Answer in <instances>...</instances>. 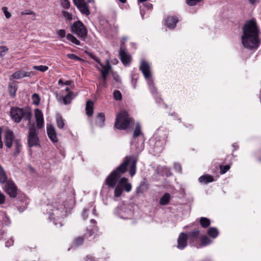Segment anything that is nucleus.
Returning a JSON list of instances; mask_svg holds the SVG:
<instances>
[{
    "label": "nucleus",
    "instance_id": "f257e3e1",
    "mask_svg": "<svg viewBox=\"0 0 261 261\" xmlns=\"http://www.w3.org/2000/svg\"><path fill=\"white\" fill-rule=\"evenodd\" d=\"M137 161V156L128 155L125 156L123 162L106 178L105 181V184L109 188H115L117 186L116 184L118 183L121 175L127 171L128 165H129V174L133 177L136 174Z\"/></svg>",
    "mask_w": 261,
    "mask_h": 261
},
{
    "label": "nucleus",
    "instance_id": "f03ea898",
    "mask_svg": "<svg viewBox=\"0 0 261 261\" xmlns=\"http://www.w3.org/2000/svg\"><path fill=\"white\" fill-rule=\"evenodd\" d=\"M243 33L241 40L244 46L250 49L257 48L259 45V40L255 21L250 20L247 21L243 28Z\"/></svg>",
    "mask_w": 261,
    "mask_h": 261
},
{
    "label": "nucleus",
    "instance_id": "7ed1b4c3",
    "mask_svg": "<svg viewBox=\"0 0 261 261\" xmlns=\"http://www.w3.org/2000/svg\"><path fill=\"white\" fill-rule=\"evenodd\" d=\"M133 122V120L129 116L128 112L125 110H122L116 116L115 127L120 130L126 129Z\"/></svg>",
    "mask_w": 261,
    "mask_h": 261
},
{
    "label": "nucleus",
    "instance_id": "20e7f679",
    "mask_svg": "<svg viewBox=\"0 0 261 261\" xmlns=\"http://www.w3.org/2000/svg\"><path fill=\"white\" fill-rule=\"evenodd\" d=\"M10 115L11 118L15 122L19 123L23 117L30 123L32 113L30 110H24L18 107H12L11 109Z\"/></svg>",
    "mask_w": 261,
    "mask_h": 261
},
{
    "label": "nucleus",
    "instance_id": "39448f33",
    "mask_svg": "<svg viewBox=\"0 0 261 261\" xmlns=\"http://www.w3.org/2000/svg\"><path fill=\"white\" fill-rule=\"evenodd\" d=\"M132 189V184L128 181V179L126 177L121 178L114 190V196L115 197H119L122 195L123 190L126 192H129Z\"/></svg>",
    "mask_w": 261,
    "mask_h": 261
},
{
    "label": "nucleus",
    "instance_id": "423d86ee",
    "mask_svg": "<svg viewBox=\"0 0 261 261\" xmlns=\"http://www.w3.org/2000/svg\"><path fill=\"white\" fill-rule=\"evenodd\" d=\"M71 32L77 35L82 40H85L88 34V31L84 23L80 21H75L71 26Z\"/></svg>",
    "mask_w": 261,
    "mask_h": 261
},
{
    "label": "nucleus",
    "instance_id": "0eeeda50",
    "mask_svg": "<svg viewBox=\"0 0 261 261\" xmlns=\"http://www.w3.org/2000/svg\"><path fill=\"white\" fill-rule=\"evenodd\" d=\"M39 138L36 133V129L34 124H32L29 128L28 143L30 147L36 146L39 145Z\"/></svg>",
    "mask_w": 261,
    "mask_h": 261
},
{
    "label": "nucleus",
    "instance_id": "6e6552de",
    "mask_svg": "<svg viewBox=\"0 0 261 261\" xmlns=\"http://www.w3.org/2000/svg\"><path fill=\"white\" fill-rule=\"evenodd\" d=\"M74 4L84 15L88 16L90 14L89 7L84 0H73Z\"/></svg>",
    "mask_w": 261,
    "mask_h": 261
},
{
    "label": "nucleus",
    "instance_id": "1a4fd4ad",
    "mask_svg": "<svg viewBox=\"0 0 261 261\" xmlns=\"http://www.w3.org/2000/svg\"><path fill=\"white\" fill-rule=\"evenodd\" d=\"M140 69L142 72L145 78L148 80V82L152 83V81L149 79L151 76L150 66L148 62L142 61L140 67Z\"/></svg>",
    "mask_w": 261,
    "mask_h": 261
},
{
    "label": "nucleus",
    "instance_id": "9d476101",
    "mask_svg": "<svg viewBox=\"0 0 261 261\" xmlns=\"http://www.w3.org/2000/svg\"><path fill=\"white\" fill-rule=\"evenodd\" d=\"M5 191L10 197L14 198L17 195V188L12 181H9L5 186Z\"/></svg>",
    "mask_w": 261,
    "mask_h": 261
},
{
    "label": "nucleus",
    "instance_id": "9b49d317",
    "mask_svg": "<svg viewBox=\"0 0 261 261\" xmlns=\"http://www.w3.org/2000/svg\"><path fill=\"white\" fill-rule=\"evenodd\" d=\"M119 55L121 62L124 65H126L130 62V56L127 54L126 48L122 45H121L120 48Z\"/></svg>",
    "mask_w": 261,
    "mask_h": 261
},
{
    "label": "nucleus",
    "instance_id": "f8f14e48",
    "mask_svg": "<svg viewBox=\"0 0 261 261\" xmlns=\"http://www.w3.org/2000/svg\"><path fill=\"white\" fill-rule=\"evenodd\" d=\"M188 239L186 233L184 232L180 233L177 239V248L180 250L184 249L187 246Z\"/></svg>",
    "mask_w": 261,
    "mask_h": 261
},
{
    "label": "nucleus",
    "instance_id": "ddd939ff",
    "mask_svg": "<svg viewBox=\"0 0 261 261\" xmlns=\"http://www.w3.org/2000/svg\"><path fill=\"white\" fill-rule=\"evenodd\" d=\"M35 75V72L33 71H25L23 70H18L14 72L12 77L14 79H20L24 77H31Z\"/></svg>",
    "mask_w": 261,
    "mask_h": 261
},
{
    "label": "nucleus",
    "instance_id": "4468645a",
    "mask_svg": "<svg viewBox=\"0 0 261 261\" xmlns=\"http://www.w3.org/2000/svg\"><path fill=\"white\" fill-rule=\"evenodd\" d=\"M35 117L37 127L42 128L44 126V119L41 110L38 109L35 110Z\"/></svg>",
    "mask_w": 261,
    "mask_h": 261
},
{
    "label": "nucleus",
    "instance_id": "2eb2a0df",
    "mask_svg": "<svg viewBox=\"0 0 261 261\" xmlns=\"http://www.w3.org/2000/svg\"><path fill=\"white\" fill-rule=\"evenodd\" d=\"M47 134L48 138L53 143L58 141L55 127L51 124H47Z\"/></svg>",
    "mask_w": 261,
    "mask_h": 261
},
{
    "label": "nucleus",
    "instance_id": "dca6fc26",
    "mask_svg": "<svg viewBox=\"0 0 261 261\" xmlns=\"http://www.w3.org/2000/svg\"><path fill=\"white\" fill-rule=\"evenodd\" d=\"M14 135L12 131L8 130L6 132L4 143L7 148H10L12 145Z\"/></svg>",
    "mask_w": 261,
    "mask_h": 261
},
{
    "label": "nucleus",
    "instance_id": "f3484780",
    "mask_svg": "<svg viewBox=\"0 0 261 261\" xmlns=\"http://www.w3.org/2000/svg\"><path fill=\"white\" fill-rule=\"evenodd\" d=\"M100 66L102 67V69H100L98 67H96L100 71L103 80H105L107 79V75L109 74L111 66L109 60L107 61V63L105 65L102 64V65Z\"/></svg>",
    "mask_w": 261,
    "mask_h": 261
},
{
    "label": "nucleus",
    "instance_id": "a211bd4d",
    "mask_svg": "<svg viewBox=\"0 0 261 261\" xmlns=\"http://www.w3.org/2000/svg\"><path fill=\"white\" fill-rule=\"evenodd\" d=\"M63 212V208L60 207L53 210V212L50 213L49 219L50 220L54 219L55 218H59Z\"/></svg>",
    "mask_w": 261,
    "mask_h": 261
},
{
    "label": "nucleus",
    "instance_id": "6ab92c4d",
    "mask_svg": "<svg viewBox=\"0 0 261 261\" xmlns=\"http://www.w3.org/2000/svg\"><path fill=\"white\" fill-rule=\"evenodd\" d=\"M178 20L173 17H169L166 20V24L170 29H173L177 22Z\"/></svg>",
    "mask_w": 261,
    "mask_h": 261
},
{
    "label": "nucleus",
    "instance_id": "aec40b11",
    "mask_svg": "<svg viewBox=\"0 0 261 261\" xmlns=\"http://www.w3.org/2000/svg\"><path fill=\"white\" fill-rule=\"evenodd\" d=\"M171 195L168 193H165L160 198L159 203L161 205H166L168 204L170 200Z\"/></svg>",
    "mask_w": 261,
    "mask_h": 261
},
{
    "label": "nucleus",
    "instance_id": "412c9836",
    "mask_svg": "<svg viewBox=\"0 0 261 261\" xmlns=\"http://www.w3.org/2000/svg\"><path fill=\"white\" fill-rule=\"evenodd\" d=\"M86 114L88 117H90L93 113V103L91 100H88L86 102Z\"/></svg>",
    "mask_w": 261,
    "mask_h": 261
},
{
    "label": "nucleus",
    "instance_id": "4be33fe9",
    "mask_svg": "<svg viewBox=\"0 0 261 261\" xmlns=\"http://www.w3.org/2000/svg\"><path fill=\"white\" fill-rule=\"evenodd\" d=\"M200 234V231L198 229H196L194 231H190L187 234L188 239L192 241H197L199 236Z\"/></svg>",
    "mask_w": 261,
    "mask_h": 261
},
{
    "label": "nucleus",
    "instance_id": "5701e85b",
    "mask_svg": "<svg viewBox=\"0 0 261 261\" xmlns=\"http://www.w3.org/2000/svg\"><path fill=\"white\" fill-rule=\"evenodd\" d=\"M76 95L73 92H69L63 98V102L64 105L70 103L71 100L75 97Z\"/></svg>",
    "mask_w": 261,
    "mask_h": 261
},
{
    "label": "nucleus",
    "instance_id": "b1692460",
    "mask_svg": "<svg viewBox=\"0 0 261 261\" xmlns=\"http://www.w3.org/2000/svg\"><path fill=\"white\" fill-rule=\"evenodd\" d=\"M198 180L201 183L207 184L208 182L213 181L214 178L212 176L206 174L200 176Z\"/></svg>",
    "mask_w": 261,
    "mask_h": 261
},
{
    "label": "nucleus",
    "instance_id": "393cba45",
    "mask_svg": "<svg viewBox=\"0 0 261 261\" xmlns=\"http://www.w3.org/2000/svg\"><path fill=\"white\" fill-rule=\"evenodd\" d=\"M97 124L100 127L104 125L105 121V116L104 113H99L97 116Z\"/></svg>",
    "mask_w": 261,
    "mask_h": 261
},
{
    "label": "nucleus",
    "instance_id": "a878e982",
    "mask_svg": "<svg viewBox=\"0 0 261 261\" xmlns=\"http://www.w3.org/2000/svg\"><path fill=\"white\" fill-rule=\"evenodd\" d=\"M199 223L203 228H207L211 224V221L206 217H201L199 219Z\"/></svg>",
    "mask_w": 261,
    "mask_h": 261
},
{
    "label": "nucleus",
    "instance_id": "bb28decb",
    "mask_svg": "<svg viewBox=\"0 0 261 261\" xmlns=\"http://www.w3.org/2000/svg\"><path fill=\"white\" fill-rule=\"evenodd\" d=\"M7 180V176L4 168L0 165V183L4 184Z\"/></svg>",
    "mask_w": 261,
    "mask_h": 261
},
{
    "label": "nucleus",
    "instance_id": "cd10ccee",
    "mask_svg": "<svg viewBox=\"0 0 261 261\" xmlns=\"http://www.w3.org/2000/svg\"><path fill=\"white\" fill-rule=\"evenodd\" d=\"M200 241L201 243L199 245L200 247L208 245L212 242V241L208 237L206 236H203L201 237L200 239Z\"/></svg>",
    "mask_w": 261,
    "mask_h": 261
},
{
    "label": "nucleus",
    "instance_id": "c85d7f7f",
    "mask_svg": "<svg viewBox=\"0 0 261 261\" xmlns=\"http://www.w3.org/2000/svg\"><path fill=\"white\" fill-rule=\"evenodd\" d=\"M207 234L213 238H216L219 234L218 229L215 227H210L207 230Z\"/></svg>",
    "mask_w": 261,
    "mask_h": 261
},
{
    "label": "nucleus",
    "instance_id": "c756f323",
    "mask_svg": "<svg viewBox=\"0 0 261 261\" xmlns=\"http://www.w3.org/2000/svg\"><path fill=\"white\" fill-rule=\"evenodd\" d=\"M66 38L68 40L70 41L75 45H81L80 41L75 36L71 34H68L66 36Z\"/></svg>",
    "mask_w": 261,
    "mask_h": 261
},
{
    "label": "nucleus",
    "instance_id": "7c9ffc66",
    "mask_svg": "<svg viewBox=\"0 0 261 261\" xmlns=\"http://www.w3.org/2000/svg\"><path fill=\"white\" fill-rule=\"evenodd\" d=\"M85 239L84 236H80L76 238L73 241V246L74 247H78L82 245Z\"/></svg>",
    "mask_w": 261,
    "mask_h": 261
},
{
    "label": "nucleus",
    "instance_id": "2f4dec72",
    "mask_svg": "<svg viewBox=\"0 0 261 261\" xmlns=\"http://www.w3.org/2000/svg\"><path fill=\"white\" fill-rule=\"evenodd\" d=\"M56 121H57V126L59 128L62 129L64 128V125H65L64 121L61 116H60V115L57 116Z\"/></svg>",
    "mask_w": 261,
    "mask_h": 261
},
{
    "label": "nucleus",
    "instance_id": "473e14b6",
    "mask_svg": "<svg viewBox=\"0 0 261 261\" xmlns=\"http://www.w3.org/2000/svg\"><path fill=\"white\" fill-rule=\"evenodd\" d=\"M141 134V126L139 124H137L133 133V137L136 138Z\"/></svg>",
    "mask_w": 261,
    "mask_h": 261
},
{
    "label": "nucleus",
    "instance_id": "72a5a7b5",
    "mask_svg": "<svg viewBox=\"0 0 261 261\" xmlns=\"http://www.w3.org/2000/svg\"><path fill=\"white\" fill-rule=\"evenodd\" d=\"M113 96L115 100H121L122 99V94L119 90H115L113 92Z\"/></svg>",
    "mask_w": 261,
    "mask_h": 261
},
{
    "label": "nucleus",
    "instance_id": "f704fd0d",
    "mask_svg": "<svg viewBox=\"0 0 261 261\" xmlns=\"http://www.w3.org/2000/svg\"><path fill=\"white\" fill-rule=\"evenodd\" d=\"M60 4L65 9H68L70 6V3L68 0H60Z\"/></svg>",
    "mask_w": 261,
    "mask_h": 261
},
{
    "label": "nucleus",
    "instance_id": "c9c22d12",
    "mask_svg": "<svg viewBox=\"0 0 261 261\" xmlns=\"http://www.w3.org/2000/svg\"><path fill=\"white\" fill-rule=\"evenodd\" d=\"M230 168V166L229 164L226 165L225 166L220 165V174H223L225 173L227 171H228L229 170Z\"/></svg>",
    "mask_w": 261,
    "mask_h": 261
},
{
    "label": "nucleus",
    "instance_id": "e433bc0d",
    "mask_svg": "<svg viewBox=\"0 0 261 261\" xmlns=\"http://www.w3.org/2000/svg\"><path fill=\"white\" fill-rule=\"evenodd\" d=\"M62 13L63 16L65 17V18L67 20L70 21L72 20L73 16L71 13L66 11H63L62 12Z\"/></svg>",
    "mask_w": 261,
    "mask_h": 261
},
{
    "label": "nucleus",
    "instance_id": "4c0bfd02",
    "mask_svg": "<svg viewBox=\"0 0 261 261\" xmlns=\"http://www.w3.org/2000/svg\"><path fill=\"white\" fill-rule=\"evenodd\" d=\"M33 68L34 69L40 71L41 72H45L48 69V67L46 66L40 65V66H34L33 67Z\"/></svg>",
    "mask_w": 261,
    "mask_h": 261
},
{
    "label": "nucleus",
    "instance_id": "58836bf2",
    "mask_svg": "<svg viewBox=\"0 0 261 261\" xmlns=\"http://www.w3.org/2000/svg\"><path fill=\"white\" fill-rule=\"evenodd\" d=\"M32 98L33 101V103L35 105H39V103H40V97L38 94H37V93L33 94Z\"/></svg>",
    "mask_w": 261,
    "mask_h": 261
},
{
    "label": "nucleus",
    "instance_id": "ea45409f",
    "mask_svg": "<svg viewBox=\"0 0 261 261\" xmlns=\"http://www.w3.org/2000/svg\"><path fill=\"white\" fill-rule=\"evenodd\" d=\"M16 91V88L14 86L10 85L9 86V92L10 95L11 97H14L15 96V93Z\"/></svg>",
    "mask_w": 261,
    "mask_h": 261
},
{
    "label": "nucleus",
    "instance_id": "a19ab883",
    "mask_svg": "<svg viewBox=\"0 0 261 261\" xmlns=\"http://www.w3.org/2000/svg\"><path fill=\"white\" fill-rule=\"evenodd\" d=\"M8 48L6 46H0V57H3L8 51Z\"/></svg>",
    "mask_w": 261,
    "mask_h": 261
},
{
    "label": "nucleus",
    "instance_id": "79ce46f5",
    "mask_svg": "<svg viewBox=\"0 0 261 261\" xmlns=\"http://www.w3.org/2000/svg\"><path fill=\"white\" fill-rule=\"evenodd\" d=\"M87 55L94 60H95L97 63H98L100 65H102V64L101 63L100 60L93 54L88 53Z\"/></svg>",
    "mask_w": 261,
    "mask_h": 261
},
{
    "label": "nucleus",
    "instance_id": "37998d69",
    "mask_svg": "<svg viewBox=\"0 0 261 261\" xmlns=\"http://www.w3.org/2000/svg\"><path fill=\"white\" fill-rule=\"evenodd\" d=\"M67 57L68 58L72 60H75L77 61H82V59L80 57H77L76 55L73 54H69L67 55Z\"/></svg>",
    "mask_w": 261,
    "mask_h": 261
},
{
    "label": "nucleus",
    "instance_id": "c03bdc74",
    "mask_svg": "<svg viewBox=\"0 0 261 261\" xmlns=\"http://www.w3.org/2000/svg\"><path fill=\"white\" fill-rule=\"evenodd\" d=\"M14 143L15 146V151L17 153H18L19 152L20 147H21V144L19 142V141L18 140H14Z\"/></svg>",
    "mask_w": 261,
    "mask_h": 261
},
{
    "label": "nucleus",
    "instance_id": "a18cd8bd",
    "mask_svg": "<svg viewBox=\"0 0 261 261\" xmlns=\"http://www.w3.org/2000/svg\"><path fill=\"white\" fill-rule=\"evenodd\" d=\"M201 0H186L187 4L191 6L196 5L198 3L200 2Z\"/></svg>",
    "mask_w": 261,
    "mask_h": 261
},
{
    "label": "nucleus",
    "instance_id": "49530a36",
    "mask_svg": "<svg viewBox=\"0 0 261 261\" xmlns=\"http://www.w3.org/2000/svg\"><path fill=\"white\" fill-rule=\"evenodd\" d=\"M2 10L4 12V13L5 14V17L7 18H9L11 17V14L9 11H8V8L7 7H3Z\"/></svg>",
    "mask_w": 261,
    "mask_h": 261
},
{
    "label": "nucleus",
    "instance_id": "de8ad7c7",
    "mask_svg": "<svg viewBox=\"0 0 261 261\" xmlns=\"http://www.w3.org/2000/svg\"><path fill=\"white\" fill-rule=\"evenodd\" d=\"M21 15H35L36 14L35 12H34L31 10H27L23 11L21 12Z\"/></svg>",
    "mask_w": 261,
    "mask_h": 261
},
{
    "label": "nucleus",
    "instance_id": "09e8293b",
    "mask_svg": "<svg viewBox=\"0 0 261 261\" xmlns=\"http://www.w3.org/2000/svg\"><path fill=\"white\" fill-rule=\"evenodd\" d=\"M57 34L61 38H64L66 36L65 30L64 29L59 30L58 31H57Z\"/></svg>",
    "mask_w": 261,
    "mask_h": 261
},
{
    "label": "nucleus",
    "instance_id": "8fccbe9b",
    "mask_svg": "<svg viewBox=\"0 0 261 261\" xmlns=\"http://www.w3.org/2000/svg\"><path fill=\"white\" fill-rule=\"evenodd\" d=\"M174 169L179 173H181V167L178 163H175L174 164Z\"/></svg>",
    "mask_w": 261,
    "mask_h": 261
},
{
    "label": "nucleus",
    "instance_id": "3c124183",
    "mask_svg": "<svg viewBox=\"0 0 261 261\" xmlns=\"http://www.w3.org/2000/svg\"><path fill=\"white\" fill-rule=\"evenodd\" d=\"M113 79L117 82V83H120L121 80L119 77V76L116 73H113Z\"/></svg>",
    "mask_w": 261,
    "mask_h": 261
},
{
    "label": "nucleus",
    "instance_id": "603ef678",
    "mask_svg": "<svg viewBox=\"0 0 261 261\" xmlns=\"http://www.w3.org/2000/svg\"><path fill=\"white\" fill-rule=\"evenodd\" d=\"M5 200V196L4 194L0 193V205L4 203Z\"/></svg>",
    "mask_w": 261,
    "mask_h": 261
},
{
    "label": "nucleus",
    "instance_id": "864d4df0",
    "mask_svg": "<svg viewBox=\"0 0 261 261\" xmlns=\"http://www.w3.org/2000/svg\"><path fill=\"white\" fill-rule=\"evenodd\" d=\"M85 261H94V259L92 256L87 255L85 258Z\"/></svg>",
    "mask_w": 261,
    "mask_h": 261
},
{
    "label": "nucleus",
    "instance_id": "5fc2aeb1",
    "mask_svg": "<svg viewBox=\"0 0 261 261\" xmlns=\"http://www.w3.org/2000/svg\"><path fill=\"white\" fill-rule=\"evenodd\" d=\"M13 240L12 239H10V240L8 241L6 243V246L7 247H9L11 246L13 244Z\"/></svg>",
    "mask_w": 261,
    "mask_h": 261
},
{
    "label": "nucleus",
    "instance_id": "6e6d98bb",
    "mask_svg": "<svg viewBox=\"0 0 261 261\" xmlns=\"http://www.w3.org/2000/svg\"><path fill=\"white\" fill-rule=\"evenodd\" d=\"M2 129L0 128V149L3 147V142L2 141Z\"/></svg>",
    "mask_w": 261,
    "mask_h": 261
},
{
    "label": "nucleus",
    "instance_id": "4d7b16f0",
    "mask_svg": "<svg viewBox=\"0 0 261 261\" xmlns=\"http://www.w3.org/2000/svg\"><path fill=\"white\" fill-rule=\"evenodd\" d=\"M83 216L84 219H86L88 217V215L87 214V210L86 209L84 210L83 211Z\"/></svg>",
    "mask_w": 261,
    "mask_h": 261
},
{
    "label": "nucleus",
    "instance_id": "13d9d810",
    "mask_svg": "<svg viewBox=\"0 0 261 261\" xmlns=\"http://www.w3.org/2000/svg\"><path fill=\"white\" fill-rule=\"evenodd\" d=\"M249 1L252 5H255L259 2V0H249Z\"/></svg>",
    "mask_w": 261,
    "mask_h": 261
},
{
    "label": "nucleus",
    "instance_id": "bf43d9fd",
    "mask_svg": "<svg viewBox=\"0 0 261 261\" xmlns=\"http://www.w3.org/2000/svg\"><path fill=\"white\" fill-rule=\"evenodd\" d=\"M87 231H88V233L89 237L92 236L93 233H94L93 230L92 229H88Z\"/></svg>",
    "mask_w": 261,
    "mask_h": 261
},
{
    "label": "nucleus",
    "instance_id": "052dcab7",
    "mask_svg": "<svg viewBox=\"0 0 261 261\" xmlns=\"http://www.w3.org/2000/svg\"><path fill=\"white\" fill-rule=\"evenodd\" d=\"M58 84L61 86L64 85V83L62 79H60L58 81Z\"/></svg>",
    "mask_w": 261,
    "mask_h": 261
},
{
    "label": "nucleus",
    "instance_id": "680f3d73",
    "mask_svg": "<svg viewBox=\"0 0 261 261\" xmlns=\"http://www.w3.org/2000/svg\"><path fill=\"white\" fill-rule=\"evenodd\" d=\"M70 84H71V81H66L64 83V85H70Z\"/></svg>",
    "mask_w": 261,
    "mask_h": 261
},
{
    "label": "nucleus",
    "instance_id": "e2e57ef3",
    "mask_svg": "<svg viewBox=\"0 0 261 261\" xmlns=\"http://www.w3.org/2000/svg\"><path fill=\"white\" fill-rule=\"evenodd\" d=\"M103 86L104 87H106L107 86V82H106V80H103Z\"/></svg>",
    "mask_w": 261,
    "mask_h": 261
},
{
    "label": "nucleus",
    "instance_id": "0e129e2a",
    "mask_svg": "<svg viewBox=\"0 0 261 261\" xmlns=\"http://www.w3.org/2000/svg\"><path fill=\"white\" fill-rule=\"evenodd\" d=\"M142 185H140V186L139 188H138L137 189V192L138 193H139V192H140V190H141V187H142Z\"/></svg>",
    "mask_w": 261,
    "mask_h": 261
},
{
    "label": "nucleus",
    "instance_id": "69168bd1",
    "mask_svg": "<svg viewBox=\"0 0 261 261\" xmlns=\"http://www.w3.org/2000/svg\"><path fill=\"white\" fill-rule=\"evenodd\" d=\"M69 90H70V89H69V87H66V89H65V91H66V92H68V93L69 92H69Z\"/></svg>",
    "mask_w": 261,
    "mask_h": 261
},
{
    "label": "nucleus",
    "instance_id": "338daca9",
    "mask_svg": "<svg viewBox=\"0 0 261 261\" xmlns=\"http://www.w3.org/2000/svg\"><path fill=\"white\" fill-rule=\"evenodd\" d=\"M121 3H125L126 2V0H119Z\"/></svg>",
    "mask_w": 261,
    "mask_h": 261
},
{
    "label": "nucleus",
    "instance_id": "774afa93",
    "mask_svg": "<svg viewBox=\"0 0 261 261\" xmlns=\"http://www.w3.org/2000/svg\"><path fill=\"white\" fill-rule=\"evenodd\" d=\"M91 222L92 223H93V224L96 223V221L95 220H94V219H91Z\"/></svg>",
    "mask_w": 261,
    "mask_h": 261
}]
</instances>
